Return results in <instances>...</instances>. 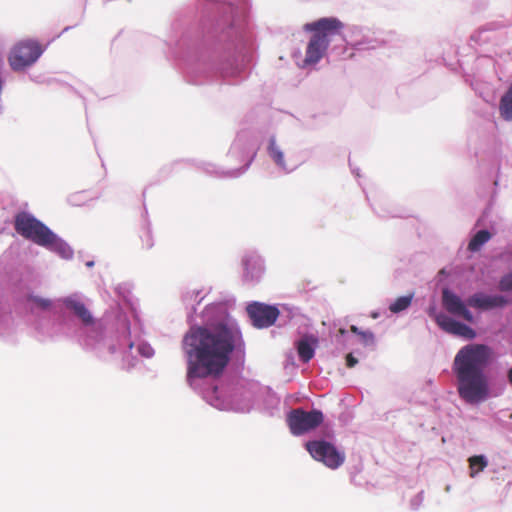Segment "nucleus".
<instances>
[{
  "instance_id": "f257e3e1",
  "label": "nucleus",
  "mask_w": 512,
  "mask_h": 512,
  "mask_svg": "<svg viewBox=\"0 0 512 512\" xmlns=\"http://www.w3.org/2000/svg\"><path fill=\"white\" fill-rule=\"evenodd\" d=\"M187 378L219 377L232 353L244 345L241 330L230 319L190 327L183 338Z\"/></svg>"
},
{
  "instance_id": "f03ea898",
  "label": "nucleus",
  "mask_w": 512,
  "mask_h": 512,
  "mask_svg": "<svg viewBox=\"0 0 512 512\" xmlns=\"http://www.w3.org/2000/svg\"><path fill=\"white\" fill-rule=\"evenodd\" d=\"M493 350L485 344H468L456 354L453 372L457 379V391L469 404L484 401L489 395L485 369L491 362Z\"/></svg>"
},
{
  "instance_id": "7ed1b4c3",
  "label": "nucleus",
  "mask_w": 512,
  "mask_h": 512,
  "mask_svg": "<svg viewBox=\"0 0 512 512\" xmlns=\"http://www.w3.org/2000/svg\"><path fill=\"white\" fill-rule=\"evenodd\" d=\"M343 24L337 18H321L317 21L306 23L303 29L312 32L313 35L307 45L305 64H315L324 56L331 37L338 34Z\"/></svg>"
},
{
  "instance_id": "20e7f679",
  "label": "nucleus",
  "mask_w": 512,
  "mask_h": 512,
  "mask_svg": "<svg viewBox=\"0 0 512 512\" xmlns=\"http://www.w3.org/2000/svg\"><path fill=\"white\" fill-rule=\"evenodd\" d=\"M15 230L24 238L44 247L61 245L57 236L35 217L20 213L15 218Z\"/></svg>"
},
{
  "instance_id": "39448f33",
  "label": "nucleus",
  "mask_w": 512,
  "mask_h": 512,
  "mask_svg": "<svg viewBox=\"0 0 512 512\" xmlns=\"http://www.w3.org/2000/svg\"><path fill=\"white\" fill-rule=\"evenodd\" d=\"M42 53L43 48L37 41L21 40L11 49L8 62L13 71H21L34 64Z\"/></svg>"
},
{
  "instance_id": "423d86ee",
  "label": "nucleus",
  "mask_w": 512,
  "mask_h": 512,
  "mask_svg": "<svg viewBox=\"0 0 512 512\" xmlns=\"http://www.w3.org/2000/svg\"><path fill=\"white\" fill-rule=\"evenodd\" d=\"M324 420V415L320 410H311L309 412L298 408L293 409L287 416V423L293 435H303L317 428Z\"/></svg>"
},
{
  "instance_id": "0eeeda50",
  "label": "nucleus",
  "mask_w": 512,
  "mask_h": 512,
  "mask_svg": "<svg viewBox=\"0 0 512 512\" xmlns=\"http://www.w3.org/2000/svg\"><path fill=\"white\" fill-rule=\"evenodd\" d=\"M306 449L316 461L322 462L330 469H337L345 461L344 452L324 440L309 441L306 443Z\"/></svg>"
},
{
  "instance_id": "6e6552de",
  "label": "nucleus",
  "mask_w": 512,
  "mask_h": 512,
  "mask_svg": "<svg viewBox=\"0 0 512 512\" xmlns=\"http://www.w3.org/2000/svg\"><path fill=\"white\" fill-rule=\"evenodd\" d=\"M247 313L257 328H266L275 323L279 316V310L270 305L254 302L247 306Z\"/></svg>"
},
{
  "instance_id": "1a4fd4ad",
  "label": "nucleus",
  "mask_w": 512,
  "mask_h": 512,
  "mask_svg": "<svg viewBox=\"0 0 512 512\" xmlns=\"http://www.w3.org/2000/svg\"><path fill=\"white\" fill-rule=\"evenodd\" d=\"M437 324L447 333L472 340L476 337V332L461 322H458L445 314L436 316Z\"/></svg>"
},
{
  "instance_id": "9d476101",
  "label": "nucleus",
  "mask_w": 512,
  "mask_h": 512,
  "mask_svg": "<svg viewBox=\"0 0 512 512\" xmlns=\"http://www.w3.org/2000/svg\"><path fill=\"white\" fill-rule=\"evenodd\" d=\"M442 303L449 313L461 316L468 322H473L472 313L466 308L464 302L455 293L448 289H444L442 291Z\"/></svg>"
},
{
  "instance_id": "9b49d317",
  "label": "nucleus",
  "mask_w": 512,
  "mask_h": 512,
  "mask_svg": "<svg viewBox=\"0 0 512 512\" xmlns=\"http://www.w3.org/2000/svg\"><path fill=\"white\" fill-rule=\"evenodd\" d=\"M467 304L471 307L490 310L493 308L503 307L507 304V300L501 295H486L484 293H475L467 300Z\"/></svg>"
},
{
  "instance_id": "f8f14e48",
  "label": "nucleus",
  "mask_w": 512,
  "mask_h": 512,
  "mask_svg": "<svg viewBox=\"0 0 512 512\" xmlns=\"http://www.w3.org/2000/svg\"><path fill=\"white\" fill-rule=\"evenodd\" d=\"M67 309L71 310L83 324L89 325L93 323V317L85 304L76 296H69L62 300Z\"/></svg>"
},
{
  "instance_id": "ddd939ff",
  "label": "nucleus",
  "mask_w": 512,
  "mask_h": 512,
  "mask_svg": "<svg viewBox=\"0 0 512 512\" xmlns=\"http://www.w3.org/2000/svg\"><path fill=\"white\" fill-rule=\"evenodd\" d=\"M314 344H316V339L314 338H311L310 340L308 338H304L298 341V355L301 361H303L304 363L309 362L314 357Z\"/></svg>"
},
{
  "instance_id": "4468645a",
  "label": "nucleus",
  "mask_w": 512,
  "mask_h": 512,
  "mask_svg": "<svg viewBox=\"0 0 512 512\" xmlns=\"http://www.w3.org/2000/svg\"><path fill=\"white\" fill-rule=\"evenodd\" d=\"M499 111L503 119L512 120V84L500 100Z\"/></svg>"
},
{
  "instance_id": "2eb2a0df",
  "label": "nucleus",
  "mask_w": 512,
  "mask_h": 512,
  "mask_svg": "<svg viewBox=\"0 0 512 512\" xmlns=\"http://www.w3.org/2000/svg\"><path fill=\"white\" fill-rule=\"evenodd\" d=\"M492 235L487 230L478 231L468 243V250L477 252L481 247L491 239Z\"/></svg>"
},
{
  "instance_id": "dca6fc26",
  "label": "nucleus",
  "mask_w": 512,
  "mask_h": 512,
  "mask_svg": "<svg viewBox=\"0 0 512 512\" xmlns=\"http://www.w3.org/2000/svg\"><path fill=\"white\" fill-rule=\"evenodd\" d=\"M469 468H470V477H475L479 472L483 471L487 465L488 461L483 455H475L468 459Z\"/></svg>"
},
{
  "instance_id": "f3484780",
  "label": "nucleus",
  "mask_w": 512,
  "mask_h": 512,
  "mask_svg": "<svg viewBox=\"0 0 512 512\" xmlns=\"http://www.w3.org/2000/svg\"><path fill=\"white\" fill-rule=\"evenodd\" d=\"M268 152L270 157L273 159V161L280 166L283 169H287L284 159H283V152L280 150V148L276 145V141L274 138L270 139Z\"/></svg>"
},
{
  "instance_id": "a211bd4d",
  "label": "nucleus",
  "mask_w": 512,
  "mask_h": 512,
  "mask_svg": "<svg viewBox=\"0 0 512 512\" xmlns=\"http://www.w3.org/2000/svg\"><path fill=\"white\" fill-rule=\"evenodd\" d=\"M412 298L413 295L401 296L397 298L392 304H390V311L393 313H399L407 309L411 304Z\"/></svg>"
},
{
  "instance_id": "6ab92c4d",
  "label": "nucleus",
  "mask_w": 512,
  "mask_h": 512,
  "mask_svg": "<svg viewBox=\"0 0 512 512\" xmlns=\"http://www.w3.org/2000/svg\"><path fill=\"white\" fill-rule=\"evenodd\" d=\"M499 286L502 291L512 290V273L504 276L500 280Z\"/></svg>"
},
{
  "instance_id": "aec40b11",
  "label": "nucleus",
  "mask_w": 512,
  "mask_h": 512,
  "mask_svg": "<svg viewBox=\"0 0 512 512\" xmlns=\"http://www.w3.org/2000/svg\"><path fill=\"white\" fill-rule=\"evenodd\" d=\"M359 336L365 345H371L374 343V334L371 331H361Z\"/></svg>"
},
{
  "instance_id": "412c9836",
  "label": "nucleus",
  "mask_w": 512,
  "mask_h": 512,
  "mask_svg": "<svg viewBox=\"0 0 512 512\" xmlns=\"http://www.w3.org/2000/svg\"><path fill=\"white\" fill-rule=\"evenodd\" d=\"M33 301L35 302V304L37 306H39L42 309H47L50 306V304H51L49 300L43 299V298H39V297L33 298Z\"/></svg>"
},
{
  "instance_id": "4be33fe9",
  "label": "nucleus",
  "mask_w": 512,
  "mask_h": 512,
  "mask_svg": "<svg viewBox=\"0 0 512 512\" xmlns=\"http://www.w3.org/2000/svg\"><path fill=\"white\" fill-rule=\"evenodd\" d=\"M357 362H358L357 359L351 353L347 354V356H346L347 367L352 368L357 364Z\"/></svg>"
},
{
  "instance_id": "5701e85b",
  "label": "nucleus",
  "mask_w": 512,
  "mask_h": 512,
  "mask_svg": "<svg viewBox=\"0 0 512 512\" xmlns=\"http://www.w3.org/2000/svg\"><path fill=\"white\" fill-rule=\"evenodd\" d=\"M350 331H351L352 333H354V334L358 335V336H359V334L361 333V330H359V328H358L357 326H355V325H352V326L350 327Z\"/></svg>"
},
{
  "instance_id": "b1692460",
  "label": "nucleus",
  "mask_w": 512,
  "mask_h": 512,
  "mask_svg": "<svg viewBox=\"0 0 512 512\" xmlns=\"http://www.w3.org/2000/svg\"><path fill=\"white\" fill-rule=\"evenodd\" d=\"M508 383L512 386V367L507 371Z\"/></svg>"
},
{
  "instance_id": "393cba45",
  "label": "nucleus",
  "mask_w": 512,
  "mask_h": 512,
  "mask_svg": "<svg viewBox=\"0 0 512 512\" xmlns=\"http://www.w3.org/2000/svg\"><path fill=\"white\" fill-rule=\"evenodd\" d=\"M250 261H251V259H248V258H246V259H244V260H243V264H244V266H245V269H248V266H249Z\"/></svg>"
},
{
  "instance_id": "a878e982",
  "label": "nucleus",
  "mask_w": 512,
  "mask_h": 512,
  "mask_svg": "<svg viewBox=\"0 0 512 512\" xmlns=\"http://www.w3.org/2000/svg\"><path fill=\"white\" fill-rule=\"evenodd\" d=\"M339 333H340L341 335H344V334L346 333V331H345V329H340V330H339Z\"/></svg>"
}]
</instances>
